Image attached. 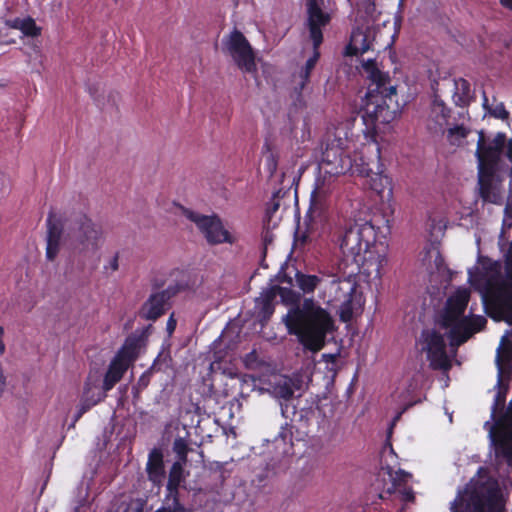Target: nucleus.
<instances>
[{
	"mask_svg": "<svg viewBox=\"0 0 512 512\" xmlns=\"http://www.w3.org/2000/svg\"><path fill=\"white\" fill-rule=\"evenodd\" d=\"M478 261L481 270L474 275L470 273V282L484 285L485 313L496 322L512 326V241L503 266L487 256H480Z\"/></svg>",
	"mask_w": 512,
	"mask_h": 512,
	"instance_id": "f257e3e1",
	"label": "nucleus"
},
{
	"mask_svg": "<svg viewBox=\"0 0 512 512\" xmlns=\"http://www.w3.org/2000/svg\"><path fill=\"white\" fill-rule=\"evenodd\" d=\"M285 325L289 334L296 336L303 348L311 352L320 351L327 335L335 328L331 314L313 298H305L300 305L291 308Z\"/></svg>",
	"mask_w": 512,
	"mask_h": 512,
	"instance_id": "f03ea898",
	"label": "nucleus"
},
{
	"mask_svg": "<svg viewBox=\"0 0 512 512\" xmlns=\"http://www.w3.org/2000/svg\"><path fill=\"white\" fill-rule=\"evenodd\" d=\"M362 67L370 80L362 118L367 128L374 129L377 124H388L395 119L399 108L397 91L389 73L381 71L375 59H368Z\"/></svg>",
	"mask_w": 512,
	"mask_h": 512,
	"instance_id": "7ed1b4c3",
	"label": "nucleus"
},
{
	"mask_svg": "<svg viewBox=\"0 0 512 512\" xmlns=\"http://www.w3.org/2000/svg\"><path fill=\"white\" fill-rule=\"evenodd\" d=\"M330 240L339 245L343 256L347 259L360 257L361 253H369L377 238V231L371 221L347 218L340 213H332L324 226Z\"/></svg>",
	"mask_w": 512,
	"mask_h": 512,
	"instance_id": "20e7f679",
	"label": "nucleus"
},
{
	"mask_svg": "<svg viewBox=\"0 0 512 512\" xmlns=\"http://www.w3.org/2000/svg\"><path fill=\"white\" fill-rule=\"evenodd\" d=\"M102 236L101 225L84 213H73L65 219V240L74 253L85 255L97 251Z\"/></svg>",
	"mask_w": 512,
	"mask_h": 512,
	"instance_id": "39448f33",
	"label": "nucleus"
},
{
	"mask_svg": "<svg viewBox=\"0 0 512 512\" xmlns=\"http://www.w3.org/2000/svg\"><path fill=\"white\" fill-rule=\"evenodd\" d=\"M222 50L233 59L243 73L257 75L256 55L253 47L238 29H234L222 39Z\"/></svg>",
	"mask_w": 512,
	"mask_h": 512,
	"instance_id": "423d86ee",
	"label": "nucleus"
},
{
	"mask_svg": "<svg viewBox=\"0 0 512 512\" xmlns=\"http://www.w3.org/2000/svg\"><path fill=\"white\" fill-rule=\"evenodd\" d=\"M183 215L196 224L209 245L234 244L236 242V238L225 229L222 219L217 214L202 215L183 208Z\"/></svg>",
	"mask_w": 512,
	"mask_h": 512,
	"instance_id": "0eeeda50",
	"label": "nucleus"
},
{
	"mask_svg": "<svg viewBox=\"0 0 512 512\" xmlns=\"http://www.w3.org/2000/svg\"><path fill=\"white\" fill-rule=\"evenodd\" d=\"M419 343L421 350L426 352L427 360L433 370H449L451 362L446 352L443 335L434 329H423Z\"/></svg>",
	"mask_w": 512,
	"mask_h": 512,
	"instance_id": "6e6552de",
	"label": "nucleus"
},
{
	"mask_svg": "<svg viewBox=\"0 0 512 512\" xmlns=\"http://www.w3.org/2000/svg\"><path fill=\"white\" fill-rule=\"evenodd\" d=\"M467 512H503L501 491L496 482L485 483L470 495Z\"/></svg>",
	"mask_w": 512,
	"mask_h": 512,
	"instance_id": "1a4fd4ad",
	"label": "nucleus"
},
{
	"mask_svg": "<svg viewBox=\"0 0 512 512\" xmlns=\"http://www.w3.org/2000/svg\"><path fill=\"white\" fill-rule=\"evenodd\" d=\"M478 136L475 153L478 161V168L497 170L503 149L507 142L505 133L498 132L489 143H487L485 133L483 131H480Z\"/></svg>",
	"mask_w": 512,
	"mask_h": 512,
	"instance_id": "9d476101",
	"label": "nucleus"
},
{
	"mask_svg": "<svg viewBox=\"0 0 512 512\" xmlns=\"http://www.w3.org/2000/svg\"><path fill=\"white\" fill-rule=\"evenodd\" d=\"M487 319L481 315L461 316L457 320L445 323V326L451 327L449 338L452 344L462 345L475 333L485 328Z\"/></svg>",
	"mask_w": 512,
	"mask_h": 512,
	"instance_id": "9b49d317",
	"label": "nucleus"
},
{
	"mask_svg": "<svg viewBox=\"0 0 512 512\" xmlns=\"http://www.w3.org/2000/svg\"><path fill=\"white\" fill-rule=\"evenodd\" d=\"M321 165L325 173L331 176L344 175L352 171L353 167L351 157L339 144L333 142L327 144L322 152Z\"/></svg>",
	"mask_w": 512,
	"mask_h": 512,
	"instance_id": "f8f14e48",
	"label": "nucleus"
},
{
	"mask_svg": "<svg viewBox=\"0 0 512 512\" xmlns=\"http://www.w3.org/2000/svg\"><path fill=\"white\" fill-rule=\"evenodd\" d=\"M322 0H307V28L313 48H319L323 42L322 29L326 27L330 21L329 13L324 12L321 8Z\"/></svg>",
	"mask_w": 512,
	"mask_h": 512,
	"instance_id": "ddd939ff",
	"label": "nucleus"
},
{
	"mask_svg": "<svg viewBox=\"0 0 512 512\" xmlns=\"http://www.w3.org/2000/svg\"><path fill=\"white\" fill-rule=\"evenodd\" d=\"M356 265L358 273L373 280H380L384 273V267L388 263L387 256L369 248V253H361L360 257L351 260Z\"/></svg>",
	"mask_w": 512,
	"mask_h": 512,
	"instance_id": "4468645a",
	"label": "nucleus"
},
{
	"mask_svg": "<svg viewBox=\"0 0 512 512\" xmlns=\"http://www.w3.org/2000/svg\"><path fill=\"white\" fill-rule=\"evenodd\" d=\"M46 225V257L49 261H54L59 253L61 238L65 232V222L62 223L51 211L47 216Z\"/></svg>",
	"mask_w": 512,
	"mask_h": 512,
	"instance_id": "2eb2a0df",
	"label": "nucleus"
},
{
	"mask_svg": "<svg viewBox=\"0 0 512 512\" xmlns=\"http://www.w3.org/2000/svg\"><path fill=\"white\" fill-rule=\"evenodd\" d=\"M276 296L271 286L264 288L260 296L255 299L254 314L259 322L264 325L275 312Z\"/></svg>",
	"mask_w": 512,
	"mask_h": 512,
	"instance_id": "dca6fc26",
	"label": "nucleus"
},
{
	"mask_svg": "<svg viewBox=\"0 0 512 512\" xmlns=\"http://www.w3.org/2000/svg\"><path fill=\"white\" fill-rule=\"evenodd\" d=\"M470 300V291L467 288H459L447 300L444 324L457 320L463 316Z\"/></svg>",
	"mask_w": 512,
	"mask_h": 512,
	"instance_id": "f3484780",
	"label": "nucleus"
},
{
	"mask_svg": "<svg viewBox=\"0 0 512 512\" xmlns=\"http://www.w3.org/2000/svg\"><path fill=\"white\" fill-rule=\"evenodd\" d=\"M496 171L494 169L478 168L479 194L485 202L498 203L499 201V192L494 184Z\"/></svg>",
	"mask_w": 512,
	"mask_h": 512,
	"instance_id": "a211bd4d",
	"label": "nucleus"
},
{
	"mask_svg": "<svg viewBox=\"0 0 512 512\" xmlns=\"http://www.w3.org/2000/svg\"><path fill=\"white\" fill-rule=\"evenodd\" d=\"M168 302L158 292L152 293L141 306L138 314L141 319L156 321L167 310Z\"/></svg>",
	"mask_w": 512,
	"mask_h": 512,
	"instance_id": "6ab92c4d",
	"label": "nucleus"
},
{
	"mask_svg": "<svg viewBox=\"0 0 512 512\" xmlns=\"http://www.w3.org/2000/svg\"><path fill=\"white\" fill-rule=\"evenodd\" d=\"M372 32L370 29H354L349 44L345 48V55L357 56L372 49Z\"/></svg>",
	"mask_w": 512,
	"mask_h": 512,
	"instance_id": "aec40b11",
	"label": "nucleus"
},
{
	"mask_svg": "<svg viewBox=\"0 0 512 512\" xmlns=\"http://www.w3.org/2000/svg\"><path fill=\"white\" fill-rule=\"evenodd\" d=\"M148 478L155 484H159L165 478L163 453L159 448H153L146 464Z\"/></svg>",
	"mask_w": 512,
	"mask_h": 512,
	"instance_id": "412c9836",
	"label": "nucleus"
},
{
	"mask_svg": "<svg viewBox=\"0 0 512 512\" xmlns=\"http://www.w3.org/2000/svg\"><path fill=\"white\" fill-rule=\"evenodd\" d=\"M129 367L113 358L108 366L103 380V393L110 391L123 377Z\"/></svg>",
	"mask_w": 512,
	"mask_h": 512,
	"instance_id": "4be33fe9",
	"label": "nucleus"
},
{
	"mask_svg": "<svg viewBox=\"0 0 512 512\" xmlns=\"http://www.w3.org/2000/svg\"><path fill=\"white\" fill-rule=\"evenodd\" d=\"M319 58H320L319 48H313V55L311 57H309V59L306 61L305 65L300 68V70L298 71V73L296 75L300 79L295 87V90L298 93H301L302 90L305 88V86L309 83L311 73L314 70Z\"/></svg>",
	"mask_w": 512,
	"mask_h": 512,
	"instance_id": "5701e85b",
	"label": "nucleus"
},
{
	"mask_svg": "<svg viewBox=\"0 0 512 512\" xmlns=\"http://www.w3.org/2000/svg\"><path fill=\"white\" fill-rule=\"evenodd\" d=\"M138 349V339L129 337L125 340L123 346L119 349L114 358L122 363L127 364L129 367L131 362L137 358Z\"/></svg>",
	"mask_w": 512,
	"mask_h": 512,
	"instance_id": "b1692460",
	"label": "nucleus"
},
{
	"mask_svg": "<svg viewBox=\"0 0 512 512\" xmlns=\"http://www.w3.org/2000/svg\"><path fill=\"white\" fill-rule=\"evenodd\" d=\"M472 99V92L470 83L464 79L459 78L454 81L453 100L457 106L464 107L469 104Z\"/></svg>",
	"mask_w": 512,
	"mask_h": 512,
	"instance_id": "393cba45",
	"label": "nucleus"
},
{
	"mask_svg": "<svg viewBox=\"0 0 512 512\" xmlns=\"http://www.w3.org/2000/svg\"><path fill=\"white\" fill-rule=\"evenodd\" d=\"M295 280L297 286L305 294L313 293L322 282V278L317 275L304 274L299 271L295 274Z\"/></svg>",
	"mask_w": 512,
	"mask_h": 512,
	"instance_id": "a878e982",
	"label": "nucleus"
},
{
	"mask_svg": "<svg viewBox=\"0 0 512 512\" xmlns=\"http://www.w3.org/2000/svg\"><path fill=\"white\" fill-rule=\"evenodd\" d=\"M184 464L181 462H174L170 468L167 490L170 494L177 493L181 482L183 481Z\"/></svg>",
	"mask_w": 512,
	"mask_h": 512,
	"instance_id": "bb28decb",
	"label": "nucleus"
},
{
	"mask_svg": "<svg viewBox=\"0 0 512 512\" xmlns=\"http://www.w3.org/2000/svg\"><path fill=\"white\" fill-rule=\"evenodd\" d=\"M450 112V109L441 99L438 97L434 98L431 107V115L437 124L441 126L446 124L450 118Z\"/></svg>",
	"mask_w": 512,
	"mask_h": 512,
	"instance_id": "cd10ccee",
	"label": "nucleus"
},
{
	"mask_svg": "<svg viewBox=\"0 0 512 512\" xmlns=\"http://www.w3.org/2000/svg\"><path fill=\"white\" fill-rule=\"evenodd\" d=\"M348 288L346 291L342 292L341 281L338 277L333 278L331 281V289L335 290V300H341L343 298V303L350 304L352 301V295L355 292V286L351 284L349 281H346Z\"/></svg>",
	"mask_w": 512,
	"mask_h": 512,
	"instance_id": "c85d7f7f",
	"label": "nucleus"
},
{
	"mask_svg": "<svg viewBox=\"0 0 512 512\" xmlns=\"http://www.w3.org/2000/svg\"><path fill=\"white\" fill-rule=\"evenodd\" d=\"M167 361V357L161 359V354H159L156 359L153 361L151 367L145 371L138 379L136 387L139 390H143L147 388L150 383V377L153 372H158L161 370V363Z\"/></svg>",
	"mask_w": 512,
	"mask_h": 512,
	"instance_id": "c756f323",
	"label": "nucleus"
},
{
	"mask_svg": "<svg viewBox=\"0 0 512 512\" xmlns=\"http://www.w3.org/2000/svg\"><path fill=\"white\" fill-rule=\"evenodd\" d=\"M90 390L91 388L89 387V384L86 383L84 387L83 398L79 406L82 413L88 412L93 406L101 402L106 397V394L104 393H98L96 397L94 395L90 397Z\"/></svg>",
	"mask_w": 512,
	"mask_h": 512,
	"instance_id": "7c9ffc66",
	"label": "nucleus"
},
{
	"mask_svg": "<svg viewBox=\"0 0 512 512\" xmlns=\"http://www.w3.org/2000/svg\"><path fill=\"white\" fill-rule=\"evenodd\" d=\"M498 365L510 364L512 362V342L505 337L501 341V345L497 349L496 357Z\"/></svg>",
	"mask_w": 512,
	"mask_h": 512,
	"instance_id": "2f4dec72",
	"label": "nucleus"
},
{
	"mask_svg": "<svg viewBox=\"0 0 512 512\" xmlns=\"http://www.w3.org/2000/svg\"><path fill=\"white\" fill-rule=\"evenodd\" d=\"M271 288L275 292V296H280L282 302L285 304H295L299 300V294L291 288L279 285H272Z\"/></svg>",
	"mask_w": 512,
	"mask_h": 512,
	"instance_id": "473e14b6",
	"label": "nucleus"
},
{
	"mask_svg": "<svg viewBox=\"0 0 512 512\" xmlns=\"http://www.w3.org/2000/svg\"><path fill=\"white\" fill-rule=\"evenodd\" d=\"M190 450L191 449L183 438L178 437L174 440L173 451L176 453L178 458L176 462H181L185 465L188 460V453Z\"/></svg>",
	"mask_w": 512,
	"mask_h": 512,
	"instance_id": "72a5a7b5",
	"label": "nucleus"
},
{
	"mask_svg": "<svg viewBox=\"0 0 512 512\" xmlns=\"http://www.w3.org/2000/svg\"><path fill=\"white\" fill-rule=\"evenodd\" d=\"M20 31L27 37H38L41 35V27L37 26L35 20L30 16L23 18Z\"/></svg>",
	"mask_w": 512,
	"mask_h": 512,
	"instance_id": "f704fd0d",
	"label": "nucleus"
},
{
	"mask_svg": "<svg viewBox=\"0 0 512 512\" xmlns=\"http://www.w3.org/2000/svg\"><path fill=\"white\" fill-rule=\"evenodd\" d=\"M276 395L284 400H289L294 395V389L290 380H284L283 383H279L274 388Z\"/></svg>",
	"mask_w": 512,
	"mask_h": 512,
	"instance_id": "c9c22d12",
	"label": "nucleus"
},
{
	"mask_svg": "<svg viewBox=\"0 0 512 512\" xmlns=\"http://www.w3.org/2000/svg\"><path fill=\"white\" fill-rule=\"evenodd\" d=\"M186 285L180 282H176L174 284H170L166 289L158 292L163 295V298L169 302L171 298L176 296L179 292L185 290Z\"/></svg>",
	"mask_w": 512,
	"mask_h": 512,
	"instance_id": "e433bc0d",
	"label": "nucleus"
},
{
	"mask_svg": "<svg viewBox=\"0 0 512 512\" xmlns=\"http://www.w3.org/2000/svg\"><path fill=\"white\" fill-rule=\"evenodd\" d=\"M280 194H281V190L276 191L273 194V196L270 199V201L267 203L266 216L268 217L269 220L271 219L273 214L276 211H278V209L280 207V202H279Z\"/></svg>",
	"mask_w": 512,
	"mask_h": 512,
	"instance_id": "4c0bfd02",
	"label": "nucleus"
},
{
	"mask_svg": "<svg viewBox=\"0 0 512 512\" xmlns=\"http://www.w3.org/2000/svg\"><path fill=\"white\" fill-rule=\"evenodd\" d=\"M468 133V129H466L463 125H459L448 130V137L452 139L454 136H456L458 140H462L467 137ZM451 143L455 144V141L451 140Z\"/></svg>",
	"mask_w": 512,
	"mask_h": 512,
	"instance_id": "58836bf2",
	"label": "nucleus"
},
{
	"mask_svg": "<svg viewBox=\"0 0 512 512\" xmlns=\"http://www.w3.org/2000/svg\"><path fill=\"white\" fill-rule=\"evenodd\" d=\"M410 477L411 475L405 471L399 470L396 472V476L393 478V489L396 490L398 487L406 484Z\"/></svg>",
	"mask_w": 512,
	"mask_h": 512,
	"instance_id": "ea45409f",
	"label": "nucleus"
},
{
	"mask_svg": "<svg viewBox=\"0 0 512 512\" xmlns=\"http://www.w3.org/2000/svg\"><path fill=\"white\" fill-rule=\"evenodd\" d=\"M266 170L268 171L270 176H273L278 167V159L277 156L273 153H270L266 158Z\"/></svg>",
	"mask_w": 512,
	"mask_h": 512,
	"instance_id": "a19ab883",
	"label": "nucleus"
},
{
	"mask_svg": "<svg viewBox=\"0 0 512 512\" xmlns=\"http://www.w3.org/2000/svg\"><path fill=\"white\" fill-rule=\"evenodd\" d=\"M491 115L497 119L507 120L509 118V112L505 108L504 104L497 105L491 112Z\"/></svg>",
	"mask_w": 512,
	"mask_h": 512,
	"instance_id": "79ce46f5",
	"label": "nucleus"
},
{
	"mask_svg": "<svg viewBox=\"0 0 512 512\" xmlns=\"http://www.w3.org/2000/svg\"><path fill=\"white\" fill-rule=\"evenodd\" d=\"M119 268V252H116L115 255L109 260L108 265L104 266V270L108 271L109 269L112 272L117 271Z\"/></svg>",
	"mask_w": 512,
	"mask_h": 512,
	"instance_id": "37998d69",
	"label": "nucleus"
},
{
	"mask_svg": "<svg viewBox=\"0 0 512 512\" xmlns=\"http://www.w3.org/2000/svg\"><path fill=\"white\" fill-rule=\"evenodd\" d=\"M22 23H23V18H19V17L5 20V25L7 27L16 29V30H21Z\"/></svg>",
	"mask_w": 512,
	"mask_h": 512,
	"instance_id": "c03bdc74",
	"label": "nucleus"
},
{
	"mask_svg": "<svg viewBox=\"0 0 512 512\" xmlns=\"http://www.w3.org/2000/svg\"><path fill=\"white\" fill-rule=\"evenodd\" d=\"M400 494L402 495V499L405 502H412L415 499L414 492L411 488L403 487V489L399 490Z\"/></svg>",
	"mask_w": 512,
	"mask_h": 512,
	"instance_id": "a18cd8bd",
	"label": "nucleus"
},
{
	"mask_svg": "<svg viewBox=\"0 0 512 512\" xmlns=\"http://www.w3.org/2000/svg\"><path fill=\"white\" fill-rule=\"evenodd\" d=\"M176 325H177V321L176 319L174 318V315L172 314L168 320H167V324H166V330L167 332L169 333V335H171L175 329H176Z\"/></svg>",
	"mask_w": 512,
	"mask_h": 512,
	"instance_id": "49530a36",
	"label": "nucleus"
},
{
	"mask_svg": "<svg viewBox=\"0 0 512 512\" xmlns=\"http://www.w3.org/2000/svg\"><path fill=\"white\" fill-rule=\"evenodd\" d=\"M4 334H5L4 328H3V326L0 325V355H3L6 350V346L4 343Z\"/></svg>",
	"mask_w": 512,
	"mask_h": 512,
	"instance_id": "de8ad7c7",
	"label": "nucleus"
},
{
	"mask_svg": "<svg viewBox=\"0 0 512 512\" xmlns=\"http://www.w3.org/2000/svg\"><path fill=\"white\" fill-rule=\"evenodd\" d=\"M6 387V377L4 375L3 369L0 366V397L2 396Z\"/></svg>",
	"mask_w": 512,
	"mask_h": 512,
	"instance_id": "09e8293b",
	"label": "nucleus"
},
{
	"mask_svg": "<svg viewBox=\"0 0 512 512\" xmlns=\"http://www.w3.org/2000/svg\"><path fill=\"white\" fill-rule=\"evenodd\" d=\"M292 436V433L291 431H289L288 429L282 427L281 428V431L279 432L278 434V437L281 438L283 441H286V439H290Z\"/></svg>",
	"mask_w": 512,
	"mask_h": 512,
	"instance_id": "8fccbe9b",
	"label": "nucleus"
},
{
	"mask_svg": "<svg viewBox=\"0 0 512 512\" xmlns=\"http://www.w3.org/2000/svg\"><path fill=\"white\" fill-rule=\"evenodd\" d=\"M296 240L297 241H300L302 244H306L307 242L310 241V237H309V234L307 232H303L301 235H297L296 236Z\"/></svg>",
	"mask_w": 512,
	"mask_h": 512,
	"instance_id": "3c124183",
	"label": "nucleus"
},
{
	"mask_svg": "<svg viewBox=\"0 0 512 512\" xmlns=\"http://www.w3.org/2000/svg\"><path fill=\"white\" fill-rule=\"evenodd\" d=\"M506 157L512 162V138L507 142Z\"/></svg>",
	"mask_w": 512,
	"mask_h": 512,
	"instance_id": "603ef678",
	"label": "nucleus"
},
{
	"mask_svg": "<svg viewBox=\"0 0 512 512\" xmlns=\"http://www.w3.org/2000/svg\"><path fill=\"white\" fill-rule=\"evenodd\" d=\"M499 2L504 8L512 11V0H499Z\"/></svg>",
	"mask_w": 512,
	"mask_h": 512,
	"instance_id": "864d4df0",
	"label": "nucleus"
},
{
	"mask_svg": "<svg viewBox=\"0 0 512 512\" xmlns=\"http://www.w3.org/2000/svg\"><path fill=\"white\" fill-rule=\"evenodd\" d=\"M155 512H185L184 509H171V508H160L157 509Z\"/></svg>",
	"mask_w": 512,
	"mask_h": 512,
	"instance_id": "5fc2aeb1",
	"label": "nucleus"
},
{
	"mask_svg": "<svg viewBox=\"0 0 512 512\" xmlns=\"http://www.w3.org/2000/svg\"><path fill=\"white\" fill-rule=\"evenodd\" d=\"M350 316H351V311L350 310L347 313L345 311H343L342 314H341V319L343 321H348L350 319Z\"/></svg>",
	"mask_w": 512,
	"mask_h": 512,
	"instance_id": "6e6d98bb",
	"label": "nucleus"
},
{
	"mask_svg": "<svg viewBox=\"0 0 512 512\" xmlns=\"http://www.w3.org/2000/svg\"><path fill=\"white\" fill-rule=\"evenodd\" d=\"M84 414H85V413H82V412H81V409H80V408H78V411H77V413H76V415H75V419H74V421H75V422H76V421H78V420H79V419H80Z\"/></svg>",
	"mask_w": 512,
	"mask_h": 512,
	"instance_id": "4d7b16f0",
	"label": "nucleus"
},
{
	"mask_svg": "<svg viewBox=\"0 0 512 512\" xmlns=\"http://www.w3.org/2000/svg\"><path fill=\"white\" fill-rule=\"evenodd\" d=\"M401 415H402V412L398 413V414L394 417L393 422L398 421V420L400 419Z\"/></svg>",
	"mask_w": 512,
	"mask_h": 512,
	"instance_id": "13d9d810",
	"label": "nucleus"
},
{
	"mask_svg": "<svg viewBox=\"0 0 512 512\" xmlns=\"http://www.w3.org/2000/svg\"><path fill=\"white\" fill-rule=\"evenodd\" d=\"M373 189H374L375 191H377V192H378V194H381V193L383 192L381 189H378L376 186H374V187H373Z\"/></svg>",
	"mask_w": 512,
	"mask_h": 512,
	"instance_id": "bf43d9fd",
	"label": "nucleus"
}]
</instances>
